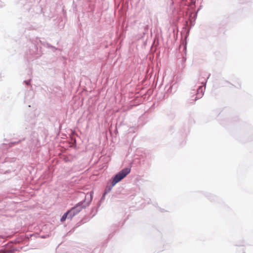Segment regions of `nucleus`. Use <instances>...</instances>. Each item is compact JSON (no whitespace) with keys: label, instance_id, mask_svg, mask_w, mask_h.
<instances>
[{"label":"nucleus","instance_id":"obj_1","mask_svg":"<svg viewBox=\"0 0 253 253\" xmlns=\"http://www.w3.org/2000/svg\"><path fill=\"white\" fill-rule=\"evenodd\" d=\"M130 172V169L129 168H125L122 169L120 172L117 173L114 177L112 182V186H114L118 182L120 181L122 179L125 177L126 176V175H127Z\"/></svg>","mask_w":253,"mask_h":253},{"label":"nucleus","instance_id":"obj_2","mask_svg":"<svg viewBox=\"0 0 253 253\" xmlns=\"http://www.w3.org/2000/svg\"><path fill=\"white\" fill-rule=\"evenodd\" d=\"M82 208L81 206H76L73 207L71 210L68 211L70 212V217L72 218L75 215L78 214L82 210Z\"/></svg>","mask_w":253,"mask_h":253},{"label":"nucleus","instance_id":"obj_3","mask_svg":"<svg viewBox=\"0 0 253 253\" xmlns=\"http://www.w3.org/2000/svg\"><path fill=\"white\" fill-rule=\"evenodd\" d=\"M68 215V218H70V212L69 211H68L67 212H66V213H65L63 216H62L60 220L62 222H64V221H65V220L66 219V218H67V216Z\"/></svg>","mask_w":253,"mask_h":253},{"label":"nucleus","instance_id":"obj_4","mask_svg":"<svg viewBox=\"0 0 253 253\" xmlns=\"http://www.w3.org/2000/svg\"><path fill=\"white\" fill-rule=\"evenodd\" d=\"M0 253H4V252H3L0 251Z\"/></svg>","mask_w":253,"mask_h":253}]
</instances>
